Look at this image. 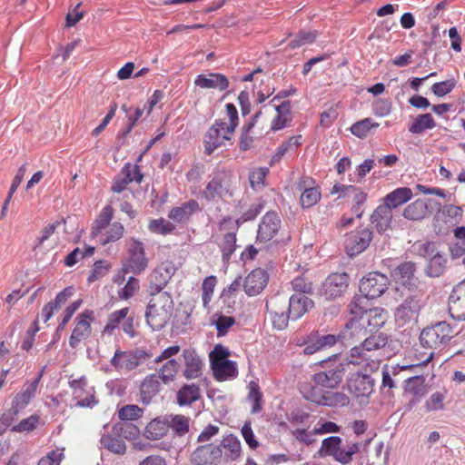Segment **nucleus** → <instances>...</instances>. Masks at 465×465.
Masks as SVG:
<instances>
[{"mask_svg":"<svg viewBox=\"0 0 465 465\" xmlns=\"http://www.w3.org/2000/svg\"><path fill=\"white\" fill-rule=\"evenodd\" d=\"M361 364H358L360 369L358 371V375L361 378H370L372 373L379 370L381 365V361L378 359H371L370 355H362Z\"/></svg>","mask_w":465,"mask_h":465,"instance_id":"obj_53","label":"nucleus"},{"mask_svg":"<svg viewBox=\"0 0 465 465\" xmlns=\"http://www.w3.org/2000/svg\"><path fill=\"white\" fill-rule=\"evenodd\" d=\"M168 430V419L155 418L145 426L143 435L147 440H157L163 438Z\"/></svg>","mask_w":465,"mask_h":465,"instance_id":"obj_34","label":"nucleus"},{"mask_svg":"<svg viewBox=\"0 0 465 465\" xmlns=\"http://www.w3.org/2000/svg\"><path fill=\"white\" fill-rule=\"evenodd\" d=\"M168 419V426L179 436L185 435L190 429V419L184 415H170Z\"/></svg>","mask_w":465,"mask_h":465,"instance_id":"obj_49","label":"nucleus"},{"mask_svg":"<svg viewBox=\"0 0 465 465\" xmlns=\"http://www.w3.org/2000/svg\"><path fill=\"white\" fill-rule=\"evenodd\" d=\"M148 229L151 232L167 235L174 232L175 225L164 218H159L151 220L148 223Z\"/></svg>","mask_w":465,"mask_h":465,"instance_id":"obj_55","label":"nucleus"},{"mask_svg":"<svg viewBox=\"0 0 465 465\" xmlns=\"http://www.w3.org/2000/svg\"><path fill=\"white\" fill-rule=\"evenodd\" d=\"M318 36V32L313 31H300L296 37L289 43L292 49L313 43Z\"/></svg>","mask_w":465,"mask_h":465,"instance_id":"obj_59","label":"nucleus"},{"mask_svg":"<svg viewBox=\"0 0 465 465\" xmlns=\"http://www.w3.org/2000/svg\"><path fill=\"white\" fill-rule=\"evenodd\" d=\"M74 288L73 286L66 287L55 296L54 302H50L45 304L41 312V318L44 322H47L53 317L54 312L59 310L62 305L74 295Z\"/></svg>","mask_w":465,"mask_h":465,"instance_id":"obj_29","label":"nucleus"},{"mask_svg":"<svg viewBox=\"0 0 465 465\" xmlns=\"http://www.w3.org/2000/svg\"><path fill=\"white\" fill-rule=\"evenodd\" d=\"M322 449L336 461L341 464H348L352 460V456L359 452L360 444L351 443L344 448L341 446V439L340 437L331 436L322 440Z\"/></svg>","mask_w":465,"mask_h":465,"instance_id":"obj_6","label":"nucleus"},{"mask_svg":"<svg viewBox=\"0 0 465 465\" xmlns=\"http://www.w3.org/2000/svg\"><path fill=\"white\" fill-rule=\"evenodd\" d=\"M387 344V338L381 333L371 335L366 338L360 346H354L351 350L348 359L349 364H361L362 355H367V352L383 348Z\"/></svg>","mask_w":465,"mask_h":465,"instance_id":"obj_17","label":"nucleus"},{"mask_svg":"<svg viewBox=\"0 0 465 465\" xmlns=\"http://www.w3.org/2000/svg\"><path fill=\"white\" fill-rule=\"evenodd\" d=\"M269 275L263 269L252 270L243 282V289L247 295L254 296L259 294L267 285Z\"/></svg>","mask_w":465,"mask_h":465,"instance_id":"obj_23","label":"nucleus"},{"mask_svg":"<svg viewBox=\"0 0 465 465\" xmlns=\"http://www.w3.org/2000/svg\"><path fill=\"white\" fill-rule=\"evenodd\" d=\"M369 298L365 297L361 294V296L354 297L353 300L349 304L350 312L351 314V318H358L363 320V316L368 312L369 309H367V300Z\"/></svg>","mask_w":465,"mask_h":465,"instance_id":"obj_57","label":"nucleus"},{"mask_svg":"<svg viewBox=\"0 0 465 465\" xmlns=\"http://www.w3.org/2000/svg\"><path fill=\"white\" fill-rule=\"evenodd\" d=\"M348 190L349 194L347 197H351L353 202L351 211L358 218H361L363 214L362 205L367 200V193L353 185L349 187Z\"/></svg>","mask_w":465,"mask_h":465,"instance_id":"obj_46","label":"nucleus"},{"mask_svg":"<svg viewBox=\"0 0 465 465\" xmlns=\"http://www.w3.org/2000/svg\"><path fill=\"white\" fill-rule=\"evenodd\" d=\"M373 233L370 229L361 228L351 232L344 241L345 252L350 257L365 251L372 241Z\"/></svg>","mask_w":465,"mask_h":465,"instance_id":"obj_14","label":"nucleus"},{"mask_svg":"<svg viewBox=\"0 0 465 465\" xmlns=\"http://www.w3.org/2000/svg\"><path fill=\"white\" fill-rule=\"evenodd\" d=\"M230 354V351L222 344L215 345L209 354L211 367L213 368L219 365V363L227 361Z\"/></svg>","mask_w":465,"mask_h":465,"instance_id":"obj_62","label":"nucleus"},{"mask_svg":"<svg viewBox=\"0 0 465 465\" xmlns=\"http://www.w3.org/2000/svg\"><path fill=\"white\" fill-rule=\"evenodd\" d=\"M232 194V174L225 170L216 172L201 193L202 198L207 202Z\"/></svg>","mask_w":465,"mask_h":465,"instance_id":"obj_3","label":"nucleus"},{"mask_svg":"<svg viewBox=\"0 0 465 465\" xmlns=\"http://www.w3.org/2000/svg\"><path fill=\"white\" fill-rule=\"evenodd\" d=\"M313 305V301L307 296L292 295L287 302V310L291 319L295 321L304 315Z\"/></svg>","mask_w":465,"mask_h":465,"instance_id":"obj_28","label":"nucleus"},{"mask_svg":"<svg viewBox=\"0 0 465 465\" xmlns=\"http://www.w3.org/2000/svg\"><path fill=\"white\" fill-rule=\"evenodd\" d=\"M215 378H230L238 374L235 361L227 360L212 368Z\"/></svg>","mask_w":465,"mask_h":465,"instance_id":"obj_56","label":"nucleus"},{"mask_svg":"<svg viewBox=\"0 0 465 465\" xmlns=\"http://www.w3.org/2000/svg\"><path fill=\"white\" fill-rule=\"evenodd\" d=\"M194 84L203 89L224 91L229 86L227 77L220 73L202 74L196 76Z\"/></svg>","mask_w":465,"mask_h":465,"instance_id":"obj_25","label":"nucleus"},{"mask_svg":"<svg viewBox=\"0 0 465 465\" xmlns=\"http://www.w3.org/2000/svg\"><path fill=\"white\" fill-rule=\"evenodd\" d=\"M143 409L137 405H126L118 411V417L123 420H135L142 417Z\"/></svg>","mask_w":465,"mask_h":465,"instance_id":"obj_63","label":"nucleus"},{"mask_svg":"<svg viewBox=\"0 0 465 465\" xmlns=\"http://www.w3.org/2000/svg\"><path fill=\"white\" fill-rule=\"evenodd\" d=\"M39 380H35L26 390L16 394L12 402V407L9 410V413L13 416H16L22 410H24L31 399L34 397L37 383Z\"/></svg>","mask_w":465,"mask_h":465,"instance_id":"obj_37","label":"nucleus"},{"mask_svg":"<svg viewBox=\"0 0 465 465\" xmlns=\"http://www.w3.org/2000/svg\"><path fill=\"white\" fill-rule=\"evenodd\" d=\"M95 320L94 312L85 309L74 318V328L72 331L69 344L76 348L81 341L88 339L92 334V323Z\"/></svg>","mask_w":465,"mask_h":465,"instance_id":"obj_8","label":"nucleus"},{"mask_svg":"<svg viewBox=\"0 0 465 465\" xmlns=\"http://www.w3.org/2000/svg\"><path fill=\"white\" fill-rule=\"evenodd\" d=\"M412 198V191L409 187H400L388 193L384 197L383 205L388 206L391 211L402 205Z\"/></svg>","mask_w":465,"mask_h":465,"instance_id":"obj_39","label":"nucleus"},{"mask_svg":"<svg viewBox=\"0 0 465 465\" xmlns=\"http://www.w3.org/2000/svg\"><path fill=\"white\" fill-rule=\"evenodd\" d=\"M248 389L247 401L252 405L251 412L257 413L262 409V392L260 386L254 381H251Z\"/></svg>","mask_w":465,"mask_h":465,"instance_id":"obj_48","label":"nucleus"},{"mask_svg":"<svg viewBox=\"0 0 465 465\" xmlns=\"http://www.w3.org/2000/svg\"><path fill=\"white\" fill-rule=\"evenodd\" d=\"M177 268L173 262L166 260L162 262L152 273V282L149 289L154 291H163L172 277L174 275Z\"/></svg>","mask_w":465,"mask_h":465,"instance_id":"obj_20","label":"nucleus"},{"mask_svg":"<svg viewBox=\"0 0 465 465\" xmlns=\"http://www.w3.org/2000/svg\"><path fill=\"white\" fill-rule=\"evenodd\" d=\"M429 203L428 199H417L405 207L402 215L411 221L422 220L430 213Z\"/></svg>","mask_w":465,"mask_h":465,"instance_id":"obj_32","label":"nucleus"},{"mask_svg":"<svg viewBox=\"0 0 465 465\" xmlns=\"http://www.w3.org/2000/svg\"><path fill=\"white\" fill-rule=\"evenodd\" d=\"M302 136L301 134H298L291 136L289 137L288 140L282 142L277 147L275 153L272 156L270 160V165L272 166L276 163H279L285 154L296 150L302 144Z\"/></svg>","mask_w":465,"mask_h":465,"instance_id":"obj_38","label":"nucleus"},{"mask_svg":"<svg viewBox=\"0 0 465 465\" xmlns=\"http://www.w3.org/2000/svg\"><path fill=\"white\" fill-rule=\"evenodd\" d=\"M159 391L160 382L158 380H143L140 384L141 401L143 404H149Z\"/></svg>","mask_w":465,"mask_h":465,"instance_id":"obj_45","label":"nucleus"},{"mask_svg":"<svg viewBox=\"0 0 465 465\" xmlns=\"http://www.w3.org/2000/svg\"><path fill=\"white\" fill-rule=\"evenodd\" d=\"M388 317L386 310L376 307L369 309L362 321H364L370 331H372L381 328L387 322Z\"/></svg>","mask_w":465,"mask_h":465,"instance_id":"obj_40","label":"nucleus"},{"mask_svg":"<svg viewBox=\"0 0 465 465\" xmlns=\"http://www.w3.org/2000/svg\"><path fill=\"white\" fill-rule=\"evenodd\" d=\"M143 179V174L141 173L139 165L127 163L122 168L120 173L114 179L112 190L114 193H120L131 183H141Z\"/></svg>","mask_w":465,"mask_h":465,"instance_id":"obj_18","label":"nucleus"},{"mask_svg":"<svg viewBox=\"0 0 465 465\" xmlns=\"http://www.w3.org/2000/svg\"><path fill=\"white\" fill-rule=\"evenodd\" d=\"M332 380H306L302 381L299 390L302 396L314 403L322 405V401L327 389H332Z\"/></svg>","mask_w":465,"mask_h":465,"instance_id":"obj_16","label":"nucleus"},{"mask_svg":"<svg viewBox=\"0 0 465 465\" xmlns=\"http://www.w3.org/2000/svg\"><path fill=\"white\" fill-rule=\"evenodd\" d=\"M368 326L361 319L351 318L347 322L345 329L341 332V341L351 343L355 340H360L367 334Z\"/></svg>","mask_w":465,"mask_h":465,"instance_id":"obj_27","label":"nucleus"},{"mask_svg":"<svg viewBox=\"0 0 465 465\" xmlns=\"http://www.w3.org/2000/svg\"><path fill=\"white\" fill-rule=\"evenodd\" d=\"M64 458V449L54 450L49 451L45 456L42 457L38 460L37 465H60Z\"/></svg>","mask_w":465,"mask_h":465,"instance_id":"obj_64","label":"nucleus"},{"mask_svg":"<svg viewBox=\"0 0 465 465\" xmlns=\"http://www.w3.org/2000/svg\"><path fill=\"white\" fill-rule=\"evenodd\" d=\"M266 310L274 329L282 331L288 326L291 315L287 310V301L281 295L272 297L266 302Z\"/></svg>","mask_w":465,"mask_h":465,"instance_id":"obj_9","label":"nucleus"},{"mask_svg":"<svg viewBox=\"0 0 465 465\" xmlns=\"http://www.w3.org/2000/svg\"><path fill=\"white\" fill-rule=\"evenodd\" d=\"M70 387L73 390V400L76 407L92 409L98 404L94 387L88 385L86 380H72Z\"/></svg>","mask_w":465,"mask_h":465,"instance_id":"obj_12","label":"nucleus"},{"mask_svg":"<svg viewBox=\"0 0 465 465\" xmlns=\"http://www.w3.org/2000/svg\"><path fill=\"white\" fill-rule=\"evenodd\" d=\"M126 246L127 257L123 263V272L141 274L148 267L143 243L133 238L126 242Z\"/></svg>","mask_w":465,"mask_h":465,"instance_id":"obj_4","label":"nucleus"},{"mask_svg":"<svg viewBox=\"0 0 465 465\" xmlns=\"http://www.w3.org/2000/svg\"><path fill=\"white\" fill-rule=\"evenodd\" d=\"M373 385V380H348L347 390L360 405H366Z\"/></svg>","mask_w":465,"mask_h":465,"instance_id":"obj_24","label":"nucleus"},{"mask_svg":"<svg viewBox=\"0 0 465 465\" xmlns=\"http://www.w3.org/2000/svg\"><path fill=\"white\" fill-rule=\"evenodd\" d=\"M130 309L128 307L114 311L108 315L107 322L103 329V334L112 335L119 327L121 322L128 316Z\"/></svg>","mask_w":465,"mask_h":465,"instance_id":"obj_41","label":"nucleus"},{"mask_svg":"<svg viewBox=\"0 0 465 465\" xmlns=\"http://www.w3.org/2000/svg\"><path fill=\"white\" fill-rule=\"evenodd\" d=\"M239 125V116L233 104H225V112L207 129L203 137V153L211 156L215 150L231 143Z\"/></svg>","mask_w":465,"mask_h":465,"instance_id":"obj_1","label":"nucleus"},{"mask_svg":"<svg viewBox=\"0 0 465 465\" xmlns=\"http://www.w3.org/2000/svg\"><path fill=\"white\" fill-rule=\"evenodd\" d=\"M223 450V459L226 461H235L242 455V444L240 440L233 435H228L218 445Z\"/></svg>","mask_w":465,"mask_h":465,"instance_id":"obj_30","label":"nucleus"},{"mask_svg":"<svg viewBox=\"0 0 465 465\" xmlns=\"http://www.w3.org/2000/svg\"><path fill=\"white\" fill-rule=\"evenodd\" d=\"M222 460L221 446L213 443L199 444L190 456L193 465H218Z\"/></svg>","mask_w":465,"mask_h":465,"instance_id":"obj_13","label":"nucleus"},{"mask_svg":"<svg viewBox=\"0 0 465 465\" xmlns=\"http://www.w3.org/2000/svg\"><path fill=\"white\" fill-rule=\"evenodd\" d=\"M109 264L105 261H96L87 278L88 282H94L104 278L109 272Z\"/></svg>","mask_w":465,"mask_h":465,"instance_id":"obj_60","label":"nucleus"},{"mask_svg":"<svg viewBox=\"0 0 465 465\" xmlns=\"http://www.w3.org/2000/svg\"><path fill=\"white\" fill-rule=\"evenodd\" d=\"M349 275L346 272H335L327 277L323 283V294L330 299L341 296L348 289Z\"/></svg>","mask_w":465,"mask_h":465,"instance_id":"obj_19","label":"nucleus"},{"mask_svg":"<svg viewBox=\"0 0 465 465\" xmlns=\"http://www.w3.org/2000/svg\"><path fill=\"white\" fill-rule=\"evenodd\" d=\"M420 298L418 295L409 296L396 309V320L403 323L415 321L420 314Z\"/></svg>","mask_w":465,"mask_h":465,"instance_id":"obj_22","label":"nucleus"},{"mask_svg":"<svg viewBox=\"0 0 465 465\" xmlns=\"http://www.w3.org/2000/svg\"><path fill=\"white\" fill-rule=\"evenodd\" d=\"M435 126L436 122L433 116L429 113L422 114L416 116L413 123L409 126V132L417 134L425 130L433 129Z\"/></svg>","mask_w":465,"mask_h":465,"instance_id":"obj_43","label":"nucleus"},{"mask_svg":"<svg viewBox=\"0 0 465 465\" xmlns=\"http://www.w3.org/2000/svg\"><path fill=\"white\" fill-rule=\"evenodd\" d=\"M448 310L450 316L456 320H465V281L457 284L450 297Z\"/></svg>","mask_w":465,"mask_h":465,"instance_id":"obj_21","label":"nucleus"},{"mask_svg":"<svg viewBox=\"0 0 465 465\" xmlns=\"http://www.w3.org/2000/svg\"><path fill=\"white\" fill-rule=\"evenodd\" d=\"M113 217V207L111 205L104 206L94 222V228L93 232L94 237H97L100 234H102V232L112 224L110 223Z\"/></svg>","mask_w":465,"mask_h":465,"instance_id":"obj_44","label":"nucleus"},{"mask_svg":"<svg viewBox=\"0 0 465 465\" xmlns=\"http://www.w3.org/2000/svg\"><path fill=\"white\" fill-rule=\"evenodd\" d=\"M452 329L445 322L424 328L420 334L422 347L436 350L445 346L452 337Z\"/></svg>","mask_w":465,"mask_h":465,"instance_id":"obj_5","label":"nucleus"},{"mask_svg":"<svg viewBox=\"0 0 465 465\" xmlns=\"http://www.w3.org/2000/svg\"><path fill=\"white\" fill-rule=\"evenodd\" d=\"M40 421V416L38 414L31 415L25 419H23L18 424L12 428V431L15 432H25L34 430Z\"/></svg>","mask_w":465,"mask_h":465,"instance_id":"obj_61","label":"nucleus"},{"mask_svg":"<svg viewBox=\"0 0 465 465\" xmlns=\"http://www.w3.org/2000/svg\"><path fill=\"white\" fill-rule=\"evenodd\" d=\"M414 266L411 262L399 265L394 271V278L402 285L410 284L413 277Z\"/></svg>","mask_w":465,"mask_h":465,"instance_id":"obj_58","label":"nucleus"},{"mask_svg":"<svg viewBox=\"0 0 465 465\" xmlns=\"http://www.w3.org/2000/svg\"><path fill=\"white\" fill-rule=\"evenodd\" d=\"M349 402V397L345 393L327 389L322 401V405L329 407H343L348 405Z\"/></svg>","mask_w":465,"mask_h":465,"instance_id":"obj_50","label":"nucleus"},{"mask_svg":"<svg viewBox=\"0 0 465 465\" xmlns=\"http://www.w3.org/2000/svg\"><path fill=\"white\" fill-rule=\"evenodd\" d=\"M124 228L120 223H114L107 227L97 238L103 245L120 240L124 235Z\"/></svg>","mask_w":465,"mask_h":465,"instance_id":"obj_47","label":"nucleus"},{"mask_svg":"<svg viewBox=\"0 0 465 465\" xmlns=\"http://www.w3.org/2000/svg\"><path fill=\"white\" fill-rule=\"evenodd\" d=\"M276 114L271 122V130L279 131L287 127L292 122L291 103L282 102L279 105H274Z\"/></svg>","mask_w":465,"mask_h":465,"instance_id":"obj_33","label":"nucleus"},{"mask_svg":"<svg viewBox=\"0 0 465 465\" xmlns=\"http://www.w3.org/2000/svg\"><path fill=\"white\" fill-rule=\"evenodd\" d=\"M295 187L301 193L300 203L303 209L314 206L321 200V189L312 176H301Z\"/></svg>","mask_w":465,"mask_h":465,"instance_id":"obj_10","label":"nucleus"},{"mask_svg":"<svg viewBox=\"0 0 465 465\" xmlns=\"http://www.w3.org/2000/svg\"><path fill=\"white\" fill-rule=\"evenodd\" d=\"M219 247L222 252L223 260L229 261L236 249V233L227 232L223 235L219 242Z\"/></svg>","mask_w":465,"mask_h":465,"instance_id":"obj_52","label":"nucleus"},{"mask_svg":"<svg viewBox=\"0 0 465 465\" xmlns=\"http://www.w3.org/2000/svg\"><path fill=\"white\" fill-rule=\"evenodd\" d=\"M379 126L380 124L378 123L372 122L371 118H364L361 121L354 123L351 126L350 130L353 135L361 139H363L367 137V135L369 134L370 131L372 128H377Z\"/></svg>","mask_w":465,"mask_h":465,"instance_id":"obj_54","label":"nucleus"},{"mask_svg":"<svg viewBox=\"0 0 465 465\" xmlns=\"http://www.w3.org/2000/svg\"><path fill=\"white\" fill-rule=\"evenodd\" d=\"M389 279L386 275L372 272L364 276L360 282V292L369 299L380 297L388 289Z\"/></svg>","mask_w":465,"mask_h":465,"instance_id":"obj_11","label":"nucleus"},{"mask_svg":"<svg viewBox=\"0 0 465 465\" xmlns=\"http://www.w3.org/2000/svg\"><path fill=\"white\" fill-rule=\"evenodd\" d=\"M391 220L392 211L383 204L379 205L371 216V223L380 233L386 232L391 227Z\"/></svg>","mask_w":465,"mask_h":465,"instance_id":"obj_35","label":"nucleus"},{"mask_svg":"<svg viewBox=\"0 0 465 465\" xmlns=\"http://www.w3.org/2000/svg\"><path fill=\"white\" fill-rule=\"evenodd\" d=\"M184 376L185 378H199L202 375L203 362L193 350H184Z\"/></svg>","mask_w":465,"mask_h":465,"instance_id":"obj_31","label":"nucleus"},{"mask_svg":"<svg viewBox=\"0 0 465 465\" xmlns=\"http://www.w3.org/2000/svg\"><path fill=\"white\" fill-rule=\"evenodd\" d=\"M151 356V353L141 349L134 351L116 350L111 360V364L119 371H133L146 362Z\"/></svg>","mask_w":465,"mask_h":465,"instance_id":"obj_7","label":"nucleus"},{"mask_svg":"<svg viewBox=\"0 0 465 465\" xmlns=\"http://www.w3.org/2000/svg\"><path fill=\"white\" fill-rule=\"evenodd\" d=\"M281 227L282 221L278 213L275 212H267L259 223L256 243H265L273 240Z\"/></svg>","mask_w":465,"mask_h":465,"instance_id":"obj_15","label":"nucleus"},{"mask_svg":"<svg viewBox=\"0 0 465 465\" xmlns=\"http://www.w3.org/2000/svg\"><path fill=\"white\" fill-rule=\"evenodd\" d=\"M150 292L152 298L146 308L145 319L153 331H159L167 324L172 316L173 301L166 292L150 290Z\"/></svg>","mask_w":465,"mask_h":465,"instance_id":"obj_2","label":"nucleus"},{"mask_svg":"<svg viewBox=\"0 0 465 465\" xmlns=\"http://www.w3.org/2000/svg\"><path fill=\"white\" fill-rule=\"evenodd\" d=\"M100 442L104 449L115 454L121 455L124 454L126 451V445L124 441L119 438L113 437L112 435H103Z\"/></svg>","mask_w":465,"mask_h":465,"instance_id":"obj_51","label":"nucleus"},{"mask_svg":"<svg viewBox=\"0 0 465 465\" xmlns=\"http://www.w3.org/2000/svg\"><path fill=\"white\" fill-rule=\"evenodd\" d=\"M197 210H199L198 202L191 199L182 203L180 206L173 207L168 213V218L173 223L184 224L188 223L192 215Z\"/></svg>","mask_w":465,"mask_h":465,"instance_id":"obj_26","label":"nucleus"},{"mask_svg":"<svg viewBox=\"0 0 465 465\" xmlns=\"http://www.w3.org/2000/svg\"><path fill=\"white\" fill-rule=\"evenodd\" d=\"M347 363L348 361L343 363L336 355L326 361H322V365L324 371L316 374L314 378H322V376H324V378H340L345 369V366L349 368L351 365H347Z\"/></svg>","mask_w":465,"mask_h":465,"instance_id":"obj_36","label":"nucleus"},{"mask_svg":"<svg viewBox=\"0 0 465 465\" xmlns=\"http://www.w3.org/2000/svg\"><path fill=\"white\" fill-rule=\"evenodd\" d=\"M200 398V388L195 384L183 385L177 392L180 406L191 405Z\"/></svg>","mask_w":465,"mask_h":465,"instance_id":"obj_42","label":"nucleus"}]
</instances>
